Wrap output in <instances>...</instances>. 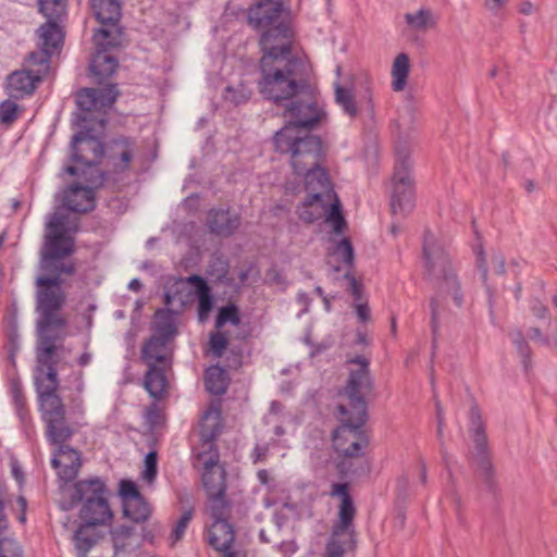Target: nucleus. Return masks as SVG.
<instances>
[{
	"label": "nucleus",
	"instance_id": "nucleus-41",
	"mask_svg": "<svg viewBox=\"0 0 557 557\" xmlns=\"http://www.w3.org/2000/svg\"><path fill=\"white\" fill-rule=\"evenodd\" d=\"M406 22L416 30L426 32L435 24V17L426 9L406 14Z\"/></svg>",
	"mask_w": 557,
	"mask_h": 557
},
{
	"label": "nucleus",
	"instance_id": "nucleus-28",
	"mask_svg": "<svg viewBox=\"0 0 557 557\" xmlns=\"http://www.w3.org/2000/svg\"><path fill=\"white\" fill-rule=\"evenodd\" d=\"M208 541L214 549L224 553L225 557H236L231 550L234 531L227 520L212 522L208 531Z\"/></svg>",
	"mask_w": 557,
	"mask_h": 557
},
{
	"label": "nucleus",
	"instance_id": "nucleus-52",
	"mask_svg": "<svg viewBox=\"0 0 557 557\" xmlns=\"http://www.w3.org/2000/svg\"><path fill=\"white\" fill-rule=\"evenodd\" d=\"M335 256L341 259L346 265L351 267L354 262V249L350 242L347 238L342 239L336 248Z\"/></svg>",
	"mask_w": 557,
	"mask_h": 557
},
{
	"label": "nucleus",
	"instance_id": "nucleus-14",
	"mask_svg": "<svg viewBox=\"0 0 557 557\" xmlns=\"http://www.w3.org/2000/svg\"><path fill=\"white\" fill-rule=\"evenodd\" d=\"M95 51L90 57L89 71L96 82L101 84L111 77L119 62L112 54V50L122 46V37H95Z\"/></svg>",
	"mask_w": 557,
	"mask_h": 557
},
{
	"label": "nucleus",
	"instance_id": "nucleus-29",
	"mask_svg": "<svg viewBox=\"0 0 557 557\" xmlns=\"http://www.w3.org/2000/svg\"><path fill=\"white\" fill-rule=\"evenodd\" d=\"M207 224L212 233L230 236L239 227L240 219L237 213H232L230 210L213 209L208 214Z\"/></svg>",
	"mask_w": 557,
	"mask_h": 557
},
{
	"label": "nucleus",
	"instance_id": "nucleus-49",
	"mask_svg": "<svg viewBox=\"0 0 557 557\" xmlns=\"http://www.w3.org/2000/svg\"><path fill=\"white\" fill-rule=\"evenodd\" d=\"M251 96V91L245 85L237 87H226L224 91V98L235 104H242L246 102Z\"/></svg>",
	"mask_w": 557,
	"mask_h": 557
},
{
	"label": "nucleus",
	"instance_id": "nucleus-2",
	"mask_svg": "<svg viewBox=\"0 0 557 557\" xmlns=\"http://www.w3.org/2000/svg\"><path fill=\"white\" fill-rule=\"evenodd\" d=\"M295 128L287 127L275 133L274 144L277 151L289 154L295 174L305 177V187L311 201H324L331 205L338 199L332 188L330 178L320 166L322 153L321 140L318 136L297 137Z\"/></svg>",
	"mask_w": 557,
	"mask_h": 557
},
{
	"label": "nucleus",
	"instance_id": "nucleus-63",
	"mask_svg": "<svg viewBox=\"0 0 557 557\" xmlns=\"http://www.w3.org/2000/svg\"><path fill=\"white\" fill-rule=\"evenodd\" d=\"M478 268L481 272L482 280L485 282L486 277H487V268H486L485 258H484L482 251H480L478 253Z\"/></svg>",
	"mask_w": 557,
	"mask_h": 557
},
{
	"label": "nucleus",
	"instance_id": "nucleus-19",
	"mask_svg": "<svg viewBox=\"0 0 557 557\" xmlns=\"http://www.w3.org/2000/svg\"><path fill=\"white\" fill-rule=\"evenodd\" d=\"M77 230V218L71 216L70 213L59 208L47 222L45 240H49L54 236L58 237L57 245H69L73 248V238L71 237V234L75 233Z\"/></svg>",
	"mask_w": 557,
	"mask_h": 557
},
{
	"label": "nucleus",
	"instance_id": "nucleus-60",
	"mask_svg": "<svg viewBox=\"0 0 557 557\" xmlns=\"http://www.w3.org/2000/svg\"><path fill=\"white\" fill-rule=\"evenodd\" d=\"M529 336H530V338L539 341V342H541L544 345H548L549 344L548 338L543 336L541 330L537 329V327L530 329Z\"/></svg>",
	"mask_w": 557,
	"mask_h": 557
},
{
	"label": "nucleus",
	"instance_id": "nucleus-23",
	"mask_svg": "<svg viewBox=\"0 0 557 557\" xmlns=\"http://www.w3.org/2000/svg\"><path fill=\"white\" fill-rule=\"evenodd\" d=\"M334 88L335 101L348 116L355 117L360 110L369 114L373 113L372 95L369 89H366L357 100L351 88L342 86L339 83H335Z\"/></svg>",
	"mask_w": 557,
	"mask_h": 557
},
{
	"label": "nucleus",
	"instance_id": "nucleus-40",
	"mask_svg": "<svg viewBox=\"0 0 557 557\" xmlns=\"http://www.w3.org/2000/svg\"><path fill=\"white\" fill-rule=\"evenodd\" d=\"M220 409L211 405L202 416L201 437L206 441L213 440L220 432Z\"/></svg>",
	"mask_w": 557,
	"mask_h": 557
},
{
	"label": "nucleus",
	"instance_id": "nucleus-4",
	"mask_svg": "<svg viewBox=\"0 0 557 557\" xmlns=\"http://www.w3.org/2000/svg\"><path fill=\"white\" fill-rule=\"evenodd\" d=\"M66 300L65 293L58 287L46 286L38 295L37 311L40 319L37 322L39 344L37 348V360L40 364L51 363L55 351V337L50 333L53 330H62L66 326V320L58 311L62 309Z\"/></svg>",
	"mask_w": 557,
	"mask_h": 557
},
{
	"label": "nucleus",
	"instance_id": "nucleus-48",
	"mask_svg": "<svg viewBox=\"0 0 557 557\" xmlns=\"http://www.w3.org/2000/svg\"><path fill=\"white\" fill-rule=\"evenodd\" d=\"M158 474V455L156 451H149L144 461L141 478L145 482L151 484Z\"/></svg>",
	"mask_w": 557,
	"mask_h": 557
},
{
	"label": "nucleus",
	"instance_id": "nucleus-47",
	"mask_svg": "<svg viewBox=\"0 0 557 557\" xmlns=\"http://www.w3.org/2000/svg\"><path fill=\"white\" fill-rule=\"evenodd\" d=\"M120 495L123 500V505L128 503V507L135 505L141 497L136 484L128 480H122L120 483Z\"/></svg>",
	"mask_w": 557,
	"mask_h": 557
},
{
	"label": "nucleus",
	"instance_id": "nucleus-43",
	"mask_svg": "<svg viewBox=\"0 0 557 557\" xmlns=\"http://www.w3.org/2000/svg\"><path fill=\"white\" fill-rule=\"evenodd\" d=\"M123 513L126 518L131 519L134 522H144L149 518L151 509L149 507V504L141 496L138 499V502L132 507H128V503L124 504Z\"/></svg>",
	"mask_w": 557,
	"mask_h": 557
},
{
	"label": "nucleus",
	"instance_id": "nucleus-57",
	"mask_svg": "<svg viewBox=\"0 0 557 557\" xmlns=\"http://www.w3.org/2000/svg\"><path fill=\"white\" fill-rule=\"evenodd\" d=\"M146 417H147L148 422L151 425H156L159 422L160 412H159V408L157 407V405H151L147 409Z\"/></svg>",
	"mask_w": 557,
	"mask_h": 557
},
{
	"label": "nucleus",
	"instance_id": "nucleus-50",
	"mask_svg": "<svg viewBox=\"0 0 557 557\" xmlns=\"http://www.w3.org/2000/svg\"><path fill=\"white\" fill-rule=\"evenodd\" d=\"M227 322L232 323L233 325L239 324L237 309L234 306H225L220 309L215 320V327L221 329Z\"/></svg>",
	"mask_w": 557,
	"mask_h": 557
},
{
	"label": "nucleus",
	"instance_id": "nucleus-59",
	"mask_svg": "<svg viewBox=\"0 0 557 557\" xmlns=\"http://www.w3.org/2000/svg\"><path fill=\"white\" fill-rule=\"evenodd\" d=\"M14 397H15V404H16V408H17V412H18V416L22 420L25 419L26 417V413L23 409V406H24V401H23V398L22 396L20 395V392L17 389V386L15 385L14 386Z\"/></svg>",
	"mask_w": 557,
	"mask_h": 557
},
{
	"label": "nucleus",
	"instance_id": "nucleus-11",
	"mask_svg": "<svg viewBox=\"0 0 557 557\" xmlns=\"http://www.w3.org/2000/svg\"><path fill=\"white\" fill-rule=\"evenodd\" d=\"M282 107H284L283 114L289 119V122L276 133H281L287 127H293L295 128L294 135L297 137L312 136L308 133V128H311L320 121L322 111L311 94L302 89Z\"/></svg>",
	"mask_w": 557,
	"mask_h": 557
},
{
	"label": "nucleus",
	"instance_id": "nucleus-37",
	"mask_svg": "<svg viewBox=\"0 0 557 557\" xmlns=\"http://www.w3.org/2000/svg\"><path fill=\"white\" fill-rule=\"evenodd\" d=\"M206 389L213 395H223L227 388V373L219 366L207 369L205 374Z\"/></svg>",
	"mask_w": 557,
	"mask_h": 557
},
{
	"label": "nucleus",
	"instance_id": "nucleus-38",
	"mask_svg": "<svg viewBox=\"0 0 557 557\" xmlns=\"http://www.w3.org/2000/svg\"><path fill=\"white\" fill-rule=\"evenodd\" d=\"M410 62L406 53L398 54L392 66V88L394 91L405 89L409 75Z\"/></svg>",
	"mask_w": 557,
	"mask_h": 557
},
{
	"label": "nucleus",
	"instance_id": "nucleus-42",
	"mask_svg": "<svg viewBox=\"0 0 557 557\" xmlns=\"http://www.w3.org/2000/svg\"><path fill=\"white\" fill-rule=\"evenodd\" d=\"M46 367V372L44 370H38L40 374L36 375V386L37 391H49L55 392L58 387V373L52 363L41 364Z\"/></svg>",
	"mask_w": 557,
	"mask_h": 557
},
{
	"label": "nucleus",
	"instance_id": "nucleus-16",
	"mask_svg": "<svg viewBox=\"0 0 557 557\" xmlns=\"http://www.w3.org/2000/svg\"><path fill=\"white\" fill-rule=\"evenodd\" d=\"M297 213L299 219L307 223H312L321 216H324L325 223H327L336 234H342L346 227L339 199H336L335 202L331 201V205H326L324 201H311V196L308 195L302 205L298 207Z\"/></svg>",
	"mask_w": 557,
	"mask_h": 557
},
{
	"label": "nucleus",
	"instance_id": "nucleus-15",
	"mask_svg": "<svg viewBox=\"0 0 557 557\" xmlns=\"http://www.w3.org/2000/svg\"><path fill=\"white\" fill-rule=\"evenodd\" d=\"M106 153L101 141L90 134L89 129L75 134L71 141V160L87 166L91 176L99 171L96 165Z\"/></svg>",
	"mask_w": 557,
	"mask_h": 557
},
{
	"label": "nucleus",
	"instance_id": "nucleus-58",
	"mask_svg": "<svg viewBox=\"0 0 557 557\" xmlns=\"http://www.w3.org/2000/svg\"><path fill=\"white\" fill-rule=\"evenodd\" d=\"M356 313L361 322L370 320V309L366 304H358L356 306Z\"/></svg>",
	"mask_w": 557,
	"mask_h": 557
},
{
	"label": "nucleus",
	"instance_id": "nucleus-13",
	"mask_svg": "<svg viewBox=\"0 0 557 557\" xmlns=\"http://www.w3.org/2000/svg\"><path fill=\"white\" fill-rule=\"evenodd\" d=\"M351 364L357 366L351 369L349 377L344 389V395L348 399L346 405L349 411L357 414L358 420L362 419V414L367 413V404L364 395L371 391L372 382L369 373V361L364 357L358 356L350 360Z\"/></svg>",
	"mask_w": 557,
	"mask_h": 557
},
{
	"label": "nucleus",
	"instance_id": "nucleus-46",
	"mask_svg": "<svg viewBox=\"0 0 557 557\" xmlns=\"http://www.w3.org/2000/svg\"><path fill=\"white\" fill-rule=\"evenodd\" d=\"M209 498V511L210 517L213 521H224L228 517L227 503L224 495L213 496L208 495Z\"/></svg>",
	"mask_w": 557,
	"mask_h": 557
},
{
	"label": "nucleus",
	"instance_id": "nucleus-9",
	"mask_svg": "<svg viewBox=\"0 0 557 557\" xmlns=\"http://www.w3.org/2000/svg\"><path fill=\"white\" fill-rule=\"evenodd\" d=\"M248 24L261 35H289L294 32V21L283 3L258 0L247 12Z\"/></svg>",
	"mask_w": 557,
	"mask_h": 557
},
{
	"label": "nucleus",
	"instance_id": "nucleus-45",
	"mask_svg": "<svg viewBox=\"0 0 557 557\" xmlns=\"http://www.w3.org/2000/svg\"><path fill=\"white\" fill-rule=\"evenodd\" d=\"M509 337L512 344L515 345L518 354L520 355L523 368L527 371L530 364L531 351L522 332L518 329H515L509 332Z\"/></svg>",
	"mask_w": 557,
	"mask_h": 557
},
{
	"label": "nucleus",
	"instance_id": "nucleus-56",
	"mask_svg": "<svg viewBox=\"0 0 557 557\" xmlns=\"http://www.w3.org/2000/svg\"><path fill=\"white\" fill-rule=\"evenodd\" d=\"M265 281L271 284L284 285L285 277L275 269H271L265 274Z\"/></svg>",
	"mask_w": 557,
	"mask_h": 557
},
{
	"label": "nucleus",
	"instance_id": "nucleus-54",
	"mask_svg": "<svg viewBox=\"0 0 557 557\" xmlns=\"http://www.w3.org/2000/svg\"><path fill=\"white\" fill-rule=\"evenodd\" d=\"M17 117V104L12 100H4L0 103V122L11 124Z\"/></svg>",
	"mask_w": 557,
	"mask_h": 557
},
{
	"label": "nucleus",
	"instance_id": "nucleus-35",
	"mask_svg": "<svg viewBox=\"0 0 557 557\" xmlns=\"http://www.w3.org/2000/svg\"><path fill=\"white\" fill-rule=\"evenodd\" d=\"M47 425L48 440L54 444H63L72 436V430L65 420V413H55L52 418L45 420Z\"/></svg>",
	"mask_w": 557,
	"mask_h": 557
},
{
	"label": "nucleus",
	"instance_id": "nucleus-51",
	"mask_svg": "<svg viewBox=\"0 0 557 557\" xmlns=\"http://www.w3.org/2000/svg\"><path fill=\"white\" fill-rule=\"evenodd\" d=\"M0 557H24L18 543L9 537L0 539Z\"/></svg>",
	"mask_w": 557,
	"mask_h": 557
},
{
	"label": "nucleus",
	"instance_id": "nucleus-18",
	"mask_svg": "<svg viewBox=\"0 0 557 557\" xmlns=\"http://www.w3.org/2000/svg\"><path fill=\"white\" fill-rule=\"evenodd\" d=\"M67 0H39V11L47 18L36 35H64Z\"/></svg>",
	"mask_w": 557,
	"mask_h": 557
},
{
	"label": "nucleus",
	"instance_id": "nucleus-12",
	"mask_svg": "<svg viewBox=\"0 0 557 557\" xmlns=\"http://www.w3.org/2000/svg\"><path fill=\"white\" fill-rule=\"evenodd\" d=\"M187 285H193L195 287V294L198 299V318L200 322H205L212 310L213 297L211 295L210 286L200 275L193 274L186 278H176L166 289L164 294V302L166 306H171L175 300H178L181 308H183L189 294L186 293Z\"/></svg>",
	"mask_w": 557,
	"mask_h": 557
},
{
	"label": "nucleus",
	"instance_id": "nucleus-5",
	"mask_svg": "<svg viewBox=\"0 0 557 557\" xmlns=\"http://www.w3.org/2000/svg\"><path fill=\"white\" fill-rule=\"evenodd\" d=\"M39 49L29 52L26 63L29 66H38L36 73L26 70H17L7 77L5 90L11 98H23L30 95L36 83L40 82L42 76L49 70V61L53 55H58L64 45V37H40Z\"/></svg>",
	"mask_w": 557,
	"mask_h": 557
},
{
	"label": "nucleus",
	"instance_id": "nucleus-34",
	"mask_svg": "<svg viewBox=\"0 0 557 557\" xmlns=\"http://www.w3.org/2000/svg\"><path fill=\"white\" fill-rule=\"evenodd\" d=\"M100 537L101 535L95 527L82 523L73 536L78 557H86L87 553L95 546Z\"/></svg>",
	"mask_w": 557,
	"mask_h": 557
},
{
	"label": "nucleus",
	"instance_id": "nucleus-62",
	"mask_svg": "<svg viewBox=\"0 0 557 557\" xmlns=\"http://www.w3.org/2000/svg\"><path fill=\"white\" fill-rule=\"evenodd\" d=\"M493 267L494 271L497 274H504L505 273V260L500 255H497L493 258Z\"/></svg>",
	"mask_w": 557,
	"mask_h": 557
},
{
	"label": "nucleus",
	"instance_id": "nucleus-24",
	"mask_svg": "<svg viewBox=\"0 0 557 557\" xmlns=\"http://www.w3.org/2000/svg\"><path fill=\"white\" fill-rule=\"evenodd\" d=\"M203 463L202 482L208 495H225V470L219 463L218 455H200Z\"/></svg>",
	"mask_w": 557,
	"mask_h": 557
},
{
	"label": "nucleus",
	"instance_id": "nucleus-33",
	"mask_svg": "<svg viewBox=\"0 0 557 557\" xmlns=\"http://www.w3.org/2000/svg\"><path fill=\"white\" fill-rule=\"evenodd\" d=\"M153 335L165 341H171L177 334V327L173 311L169 308L159 309L154 313Z\"/></svg>",
	"mask_w": 557,
	"mask_h": 557
},
{
	"label": "nucleus",
	"instance_id": "nucleus-61",
	"mask_svg": "<svg viewBox=\"0 0 557 557\" xmlns=\"http://www.w3.org/2000/svg\"><path fill=\"white\" fill-rule=\"evenodd\" d=\"M532 312L533 314L536 317V318H540V319H544L547 317V308L541 304V302H535L533 306H532Z\"/></svg>",
	"mask_w": 557,
	"mask_h": 557
},
{
	"label": "nucleus",
	"instance_id": "nucleus-10",
	"mask_svg": "<svg viewBox=\"0 0 557 557\" xmlns=\"http://www.w3.org/2000/svg\"><path fill=\"white\" fill-rule=\"evenodd\" d=\"M341 414L342 424L333 434V446L335 450L346 457H358L361 450L368 446V437L362 430L367 413L362 414L359 421L354 411H349L347 406L341 404L337 407Z\"/></svg>",
	"mask_w": 557,
	"mask_h": 557
},
{
	"label": "nucleus",
	"instance_id": "nucleus-53",
	"mask_svg": "<svg viewBox=\"0 0 557 557\" xmlns=\"http://www.w3.org/2000/svg\"><path fill=\"white\" fill-rule=\"evenodd\" d=\"M191 518H193V510L188 509L183 512V515L181 516L180 520L177 521L175 528L173 529V531L171 533L170 539H171L172 544L182 540Z\"/></svg>",
	"mask_w": 557,
	"mask_h": 557
},
{
	"label": "nucleus",
	"instance_id": "nucleus-27",
	"mask_svg": "<svg viewBox=\"0 0 557 557\" xmlns=\"http://www.w3.org/2000/svg\"><path fill=\"white\" fill-rule=\"evenodd\" d=\"M79 517L84 523L92 527L108 525L112 521L113 512L107 497H104L91 499L87 504H83Z\"/></svg>",
	"mask_w": 557,
	"mask_h": 557
},
{
	"label": "nucleus",
	"instance_id": "nucleus-31",
	"mask_svg": "<svg viewBox=\"0 0 557 557\" xmlns=\"http://www.w3.org/2000/svg\"><path fill=\"white\" fill-rule=\"evenodd\" d=\"M147 372L144 380V387L154 399H161L168 386L164 374V366H147Z\"/></svg>",
	"mask_w": 557,
	"mask_h": 557
},
{
	"label": "nucleus",
	"instance_id": "nucleus-64",
	"mask_svg": "<svg viewBox=\"0 0 557 557\" xmlns=\"http://www.w3.org/2000/svg\"><path fill=\"white\" fill-rule=\"evenodd\" d=\"M519 11L522 14L531 15L537 11V8L533 3L525 1L520 4Z\"/></svg>",
	"mask_w": 557,
	"mask_h": 557
},
{
	"label": "nucleus",
	"instance_id": "nucleus-26",
	"mask_svg": "<svg viewBox=\"0 0 557 557\" xmlns=\"http://www.w3.org/2000/svg\"><path fill=\"white\" fill-rule=\"evenodd\" d=\"M91 9L101 24L94 35H112L107 26H115L120 21L121 5L116 0H92Z\"/></svg>",
	"mask_w": 557,
	"mask_h": 557
},
{
	"label": "nucleus",
	"instance_id": "nucleus-55",
	"mask_svg": "<svg viewBox=\"0 0 557 557\" xmlns=\"http://www.w3.org/2000/svg\"><path fill=\"white\" fill-rule=\"evenodd\" d=\"M210 346L216 357H221L227 346V338L222 333L212 334L210 337Z\"/></svg>",
	"mask_w": 557,
	"mask_h": 557
},
{
	"label": "nucleus",
	"instance_id": "nucleus-1",
	"mask_svg": "<svg viewBox=\"0 0 557 557\" xmlns=\"http://www.w3.org/2000/svg\"><path fill=\"white\" fill-rule=\"evenodd\" d=\"M280 37H260L263 52L259 89L263 97L283 106L306 88L310 66L306 58L294 54L290 44L276 42Z\"/></svg>",
	"mask_w": 557,
	"mask_h": 557
},
{
	"label": "nucleus",
	"instance_id": "nucleus-32",
	"mask_svg": "<svg viewBox=\"0 0 557 557\" xmlns=\"http://www.w3.org/2000/svg\"><path fill=\"white\" fill-rule=\"evenodd\" d=\"M169 341L152 335L143 346L141 359L146 366H164V349Z\"/></svg>",
	"mask_w": 557,
	"mask_h": 557
},
{
	"label": "nucleus",
	"instance_id": "nucleus-21",
	"mask_svg": "<svg viewBox=\"0 0 557 557\" xmlns=\"http://www.w3.org/2000/svg\"><path fill=\"white\" fill-rule=\"evenodd\" d=\"M469 431L474 443L473 456L476 459L480 469L488 478L490 472L492 470V466L487 456L486 435L483 422L481 420V414L475 406H473L470 410Z\"/></svg>",
	"mask_w": 557,
	"mask_h": 557
},
{
	"label": "nucleus",
	"instance_id": "nucleus-30",
	"mask_svg": "<svg viewBox=\"0 0 557 557\" xmlns=\"http://www.w3.org/2000/svg\"><path fill=\"white\" fill-rule=\"evenodd\" d=\"M104 497L106 485L98 478L78 481L74 486L72 495L73 503L83 502V504H87L91 499Z\"/></svg>",
	"mask_w": 557,
	"mask_h": 557
},
{
	"label": "nucleus",
	"instance_id": "nucleus-8",
	"mask_svg": "<svg viewBox=\"0 0 557 557\" xmlns=\"http://www.w3.org/2000/svg\"><path fill=\"white\" fill-rule=\"evenodd\" d=\"M58 237H51L45 240L44 247L40 251V270L50 274V276H38L36 278V302L38 304L39 292L46 286L58 287L62 289L61 274H73L75 269L73 264H66L63 259L73 252V248L69 245H57Z\"/></svg>",
	"mask_w": 557,
	"mask_h": 557
},
{
	"label": "nucleus",
	"instance_id": "nucleus-6",
	"mask_svg": "<svg viewBox=\"0 0 557 557\" xmlns=\"http://www.w3.org/2000/svg\"><path fill=\"white\" fill-rule=\"evenodd\" d=\"M395 152L396 163L392 178L391 211L394 215L404 216L411 212L414 207V190L410 174L411 162L406 143L398 141Z\"/></svg>",
	"mask_w": 557,
	"mask_h": 557
},
{
	"label": "nucleus",
	"instance_id": "nucleus-20",
	"mask_svg": "<svg viewBox=\"0 0 557 557\" xmlns=\"http://www.w3.org/2000/svg\"><path fill=\"white\" fill-rule=\"evenodd\" d=\"M136 149V140L134 138L120 136L108 143L106 156L113 170L122 173L129 168Z\"/></svg>",
	"mask_w": 557,
	"mask_h": 557
},
{
	"label": "nucleus",
	"instance_id": "nucleus-3",
	"mask_svg": "<svg viewBox=\"0 0 557 557\" xmlns=\"http://www.w3.org/2000/svg\"><path fill=\"white\" fill-rule=\"evenodd\" d=\"M424 277L434 288L430 301L431 329L433 342L441 327L443 301L450 297L457 307L463 304V294L456 270L443 244L431 232L426 231L423 238Z\"/></svg>",
	"mask_w": 557,
	"mask_h": 557
},
{
	"label": "nucleus",
	"instance_id": "nucleus-7",
	"mask_svg": "<svg viewBox=\"0 0 557 557\" xmlns=\"http://www.w3.org/2000/svg\"><path fill=\"white\" fill-rule=\"evenodd\" d=\"M330 495L332 497H338L341 499V504L338 521L333 528L331 541L326 547L325 557H343L346 547L352 541V520L356 515V509L348 493L347 483H334Z\"/></svg>",
	"mask_w": 557,
	"mask_h": 557
},
{
	"label": "nucleus",
	"instance_id": "nucleus-25",
	"mask_svg": "<svg viewBox=\"0 0 557 557\" xmlns=\"http://www.w3.org/2000/svg\"><path fill=\"white\" fill-rule=\"evenodd\" d=\"M58 450L51 459L54 469L61 468L59 475L64 481L73 480L81 468L79 453L69 445L59 444Z\"/></svg>",
	"mask_w": 557,
	"mask_h": 557
},
{
	"label": "nucleus",
	"instance_id": "nucleus-17",
	"mask_svg": "<svg viewBox=\"0 0 557 557\" xmlns=\"http://www.w3.org/2000/svg\"><path fill=\"white\" fill-rule=\"evenodd\" d=\"M104 174L97 171V175L86 178L87 186L73 184L64 190L62 202L63 206L72 212H88L95 208L94 188L102 185Z\"/></svg>",
	"mask_w": 557,
	"mask_h": 557
},
{
	"label": "nucleus",
	"instance_id": "nucleus-36",
	"mask_svg": "<svg viewBox=\"0 0 557 557\" xmlns=\"http://www.w3.org/2000/svg\"><path fill=\"white\" fill-rule=\"evenodd\" d=\"M115 553L131 552L139 544L135 529L128 525H120L111 530Z\"/></svg>",
	"mask_w": 557,
	"mask_h": 557
},
{
	"label": "nucleus",
	"instance_id": "nucleus-22",
	"mask_svg": "<svg viewBox=\"0 0 557 557\" xmlns=\"http://www.w3.org/2000/svg\"><path fill=\"white\" fill-rule=\"evenodd\" d=\"M116 85H108L103 88H84L77 94V106L86 112L111 108L119 96Z\"/></svg>",
	"mask_w": 557,
	"mask_h": 557
},
{
	"label": "nucleus",
	"instance_id": "nucleus-39",
	"mask_svg": "<svg viewBox=\"0 0 557 557\" xmlns=\"http://www.w3.org/2000/svg\"><path fill=\"white\" fill-rule=\"evenodd\" d=\"M44 421L55 413H65L64 406L55 392L37 391Z\"/></svg>",
	"mask_w": 557,
	"mask_h": 557
},
{
	"label": "nucleus",
	"instance_id": "nucleus-44",
	"mask_svg": "<svg viewBox=\"0 0 557 557\" xmlns=\"http://www.w3.org/2000/svg\"><path fill=\"white\" fill-rule=\"evenodd\" d=\"M509 337L512 344L515 345L518 354L520 355L523 368L527 371L530 364L531 351L522 332L518 329H515L509 332Z\"/></svg>",
	"mask_w": 557,
	"mask_h": 557
}]
</instances>
